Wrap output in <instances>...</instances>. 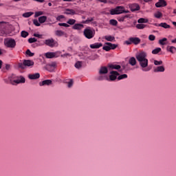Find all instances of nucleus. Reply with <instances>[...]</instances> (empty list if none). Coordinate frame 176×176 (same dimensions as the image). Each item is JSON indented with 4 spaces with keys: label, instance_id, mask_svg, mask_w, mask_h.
<instances>
[{
    "label": "nucleus",
    "instance_id": "a18cd8bd",
    "mask_svg": "<svg viewBox=\"0 0 176 176\" xmlns=\"http://www.w3.org/2000/svg\"><path fill=\"white\" fill-rule=\"evenodd\" d=\"M74 86V80L71 79L69 82H67V87L71 88Z\"/></svg>",
    "mask_w": 176,
    "mask_h": 176
},
{
    "label": "nucleus",
    "instance_id": "aec40b11",
    "mask_svg": "<svg viewBox=\"0 0 176 176\" xmlns=\"http://www.w3.org/2000/svg\"><path fill=\"white\" fill-rule=\"evenodd\" d=\"M129 63L130 65H132V67H134L137 64V60L134 57H131L129 60Z\"/></svg>",
    "mask_w": 176,
    "mask_h": 176
},
{
    "label": "nucleus",
    "instance_id": "b1692460",
    "mask_svg": "<svg viewBox=\"0 0 176 176\" xmlns=\"http://www.w3.org/2000/svg\"><path fill=\"white\" fill-rule=\"evenodd\" d=\"M104 39L108 41V42H113L115 41V37L112 36H104Z\"/></svg>",
    "mask_w": 176,
    "mask_h": 176
},
{
    "label": "nucleus",
    "instance_id": "864d4df0",
    "mask_svg": "<svg viewBox=\"0 0 176 176\" xmlns=\"http://www.w3.org/2000/svg\"><path fill=\"white\" fill-rule=\"evenodd\" d=\"M58 25L60 27H69V25H68L67 23H58Z\"/></svg>",
    "mask_w": 176,
    "mask_h": 176
},
{
    "label": "nucleus",
    "instance_id": "e433bc0d",
    "mask_svg": "<svg viewBox=\"0 0 176 176\" xmlns=\"http://www.w3.org/2000/svg\"><path fill=\"white\" fill-rule=\"evenodd\" d=\"M146 27V25H144V24L136 25V28H138V30H144V28H145Z\"/></svg>",
    "mask_w": 176,
    "mask_h": 176
},
{
    "label": "nucleus",
    "instance_id": "20e7f679",
    "mask_svg": "<svg viewBox=\"0 0 176 176\" xmlns=\"http://www.w3.org/2000/svg\"><path fill=\"white\" fill-rule=\"evenodd\" d=\"M129 10H124L123 6H117L116 8L110 10V14L112 16L115 14H122V13H129Z\"/></svg>",
    "mask_w": 176,
    "mask_h": 176
},
{
    "label": "nucleus",
    "instance_id": "39448f33",
    "mask_svg": "<svg viewBox=\"0 0 176 176\" xmlns=\"http://www.w3.org/2000/svg\"><path fill=\"white\" fill-rule=\"evenodd\" d=\"M34 60H24L23 63H19L18 64V67L21 68V69H25L27 67H34Z\"/></svg>",
    "mask_w": 176,
    "mask_h": 176
},
{
    "label": "nucleus",
    "instance_id": "0eeeda50",
    "mask_svg": "<svg viewBox=\"0 0 176 176\" xmlns=\"http://www.w3.org/2000/svg\"><path fill=\"white\" fill-rule=\"evenodd\" d=\"M5 45L7 47L14 48L16 47V41L13 38H6L4 40Z\"/></svg>",
    "mask_w": 176,
    "mask_h": 176
},
{
    "label": "nucleus",
    "instance_id": "6e6d98bb",
    "mask_svg": "<svg viewBox=\"0 0 176 176\" xmlns=\"http://www.w3.org/2000/svg\"><path fill=\"white\" fill-rule=\"evenodd\" d=\"M0 27H1V28H5V22H0Z\"/></svg>",
    "mask_w": 176,
    "mask_h": 176
},
{
    "label": "nucleus",
    "instance_id": "4468645a",
    "mask_svg": "<svg viewBox=\"0 0 176 176\" xmlns=\"http://www.w3.org/2000/svg\"><path fill=\"white\" fill-rule=\"evenodd\" d=\"M28 78L31 80L39 79V78H41V74H39V73L29 74Z\"/></svg>",
    "mask_w": 176,
    "mask_h": 176
},
{
    "label": "nucleus",
    "instance_id": "ddd939ff",
    "mask_svg": "<svg viewBox=\"0 0 176 176\" xmlns=\"http://www.w3.org/2000/svg\"><path fill=\"white\" fill-rule=\"evenodd\" d=\"M89 47H91V49H100V47H102V43H95L94 44H91Z\"/></svg>",
    "mask_w": 176,
    "mask_h": 176
},
{
    "label": "nucleus",
    "instance_id": "37998d69",
    "mask_svg": "<svg viewBox=\"0 0 176 176\" xmlns=\"http://www.w3.org/2000/svg\"><path fill=\"white\" fill-rule=\"evenodd\" d=\"M33 23L34 24V25H36V27H41V23H39V21H38V19H34Z\"/></svg>",
    "mask_w": 176,
    "mask_h": 176
},
{
    "label": "nucleus",
    "instance_id": "58836bf2",
    "mask_svg": "<svg viewBox=\"0 0 176 176\" xmlns=\"http://www.w3.org/2000/svg\"><path fill=\"white\" fill-rule=\"evenodd\" d=\"M127 17H129V15H125L123 16H120L118 18V21L120 22H123L124 21V19H127Z\"/></svg>",
    "mask_w": 176,
    "mask_h": 176
},
{
    "label": "nucleus",
    "instance_id": "774afa93",
    "mask_svg": "<svg viewBox=\"0 0 176 176\" xmlns=\"http://www.w3.org/2000/svg\"><path fill=\"white\" fill-rule=\"evenodd\" d=\"M173 14H176V9H174V10H173Z\"/></svg>",
    "mask_w": 176,
    "mask_h": 176
},
{
    "label": "nucleus",
    "instance_id": "bf43d9fd",
    "mask_svg": "<svg viewBox=\"0 0 176 176\" xmlns=\"http://www.w3.org/2000/svg\"><path fill=\"white\" fill-rule=\"evenodd\" d=\"M36 2H40V3H43V2H45V0H34Z\"/></svg>",
    "mask_w": 176,
    "mask_h": 176
},
{
    "label": "nucleus",
    "instance_id": "f03ea898",
    "mask_svg": "<svg viewBox=\"0 0 176 176\" xmlns=\"http://www.w3.org/2000/svg\"><path fill=\"white\" fill-rule=\"evenodd\" d=\"M99 76L96 77V80H108V76L106 74H108V67L102 66L99 69Z\"/></svg>",
    "mask_w": 176,
    "mask_h": 176
},
{
    "label": "nucleus",
    "instance_id": "473e14b6",
    "mask_svg": "<svg viewBox=\"0 0 176 176\" xmlns=\"http://www.w3.org/2000/svg\"><path fill=\"white\" fill-rule=\"evenodd\" d=\"M148 19H144V18H140L138 20V23L139 24H143L144 23H148Z\"/></svg>",
    "mask_w": 176,
    "mask_h": 176
},
{
    "label": "nucleus",
    "instance_id": "c756f323",
    "mask_svg": "<svg viewBox=\"0 0 176 176\" xmlns=\"http://www.w3.org/2000/svg\"><path fill=\"white\" fill-rule=\"evenodd\" d=\"M133 12H135L137 10H140V5L135 3L132 6Z\"/></svg>",
    "mask_w": 176,
    "mask_h": 176
},
{
    "label": "nucleus",
    "instance_id": "4be33fe9",
    "mask_svg": "<svg viewBox=\"0 0 176 176\" xmlns=\"http://www.w3.org/2000/svg\"><path fill=\"white\" fill-rule=\"evenodd\" d=\"M105 45H107L110 47V50H115L118 47V45L113 44L111 43H105Z\"/></svg>",
    "mask_w": 176,
    "mask_h": 176
},
{
    "label": "nucleus",
    "instance_id": "9b49d317",
    "mask_svg": "<svg viewBox=\"0 0 176 176\" xmlns=\"http://www.w3.org/2000/svg\"><path fill=\"white\" fill-rule=\"evenodd\" d=\"M156 8H164L167 6V2L165 0H159L158 2L155 3Z\"/></svg>",
    "mask_w": 176,
    "mask_h": 176
},
{
    "label": "nucleus",
    "instance_id": "72a5a7b5",
    "mask_svg": "<svg viewBox=\"0 0 176 176\" xmlns=\"http://www.w3.org/2000/svg\"><path fill=\"white\" fill-rule=\"evenodd\" d=\"M161 27H162V28H165L167 30V28H170L171 26H170V25L167 24V23H160Z\"/></svg>",
    "mask_w": 176,
    "mask_h": 176
},
{
    "label": "nucleus",
    "instance_id": "a19ab883",
    "mask_svg": "<svg viewBox=\"0 0 176 176\" xmlns=\"http://www.w3.org/2000/svg\"><path fill=\"white\" fill-rule=\"evenodd\" d=\"M99 56L98 54H94V55H91V56H89V60H97V58H98Z\"/></svg>",
    "mask_w": 176,
    "mask_h": 176
},
{
    "label": "nucleus",
    "instance_id": "09e8293b",
    "mask_svg": "<svg viewBox=\"0 0 176 176\" xmlns=\"http://www.w3.org/2000/svg\"><path fill=\"white\" fill-rule=\"evenodd\" d=\"M154 64L155 65H162V64H163V61L162 60H154Z\"/></svg>",
    "mask_w": 176,
    "mask_h": 176
},
{
    "label": "nucleus",
    "instance_id": "6ab92c4d",
    "mask_svg": "<svg viewBox=\"0 0 176 176\" xmlns=\"http://www.w3.org/2000/svg\"><path fill=\"white\" fill-rule=\"evenodd\" d=\"M46 58H54L56 57V53L54 52H47L45 53Z\"/></svg>",
    "mask_w": 176,
    "mask_h": 176
},
{
    "label": "nucleus",
    "instance_id": "2f4dec72",
    "mask_svg": "<svg viewBox=\"0 0 176 176\" xmlns=\"http://www.w3.org/2000/svg\"><path fill=\"white\" fill-rule=\"evenodd\" d=\"M154 17H155V19H161V17H163V14L158 11L154 14Z\"/></svg>",
    "mask_w": 176,
    "mask_h": 176
},
{
    "label": "nucleus",
    "instance_id": "f3484780",
    "mask_svg": "<svg viewBox=\"0 0 176 176\" xmlns=\"http://www.w3.org/2000/svg\"><path fill=\"white\" fill-rule=\"evenodd\" d=\"M164 71H166L164 66H158L154 68V72H164Z\"/></svg>",
    "mask_w": 176,
    "mask_h": 176
},
{
    "label": "nucleus",
    "instance_id": "338daca9",
    "mask_svg": "<svg viewBox=\"0 0 176 176\" xmlns=\"http://www.w3.org/2000/svg\"><path fill=\"white\" fill-rule=\"evenodd\" d=\"M172 24H173L175 25V27H176V22L175 21L172 22Z\"/></svg>",
    "mask_w": 176,
    "mask_h": 176
},
{
    "label": "nucleus",
    "instance_id": "ea45409f",
    "mask_svg": "<svg viewBox=\"0 0 176 176\" xmlns=\"http://www.w3.org/2000/svg\"><path fill=\"white\" fill-rule=\"evenodd\" d=\"M109 24H111V25H118V21L115 19H111L109 21Z\"/></svg>",
    "mask_w": 176,
    "mask_h": 176
},
{
    "label": "nucleus",
    "instance_id": "680f3d73",
    "mask_svg": "<svg viewBox=\"0 0 176 176\" xmlns=\"http://www.w3.org/2000/svg\"><path fill=\"white\" fill-rule=\"evenodd\" d=\"M153 25H155V27H161L160 23H154Z\"/></svg>",
    "mask_w": 176,
    "mask_h": 176
},
{
    "label": "nucleus",
    "instance_id": "a211bd4d",
    "mask_svg": "<svg viewBox=\"0 0 176 176\" xmlns=\"http://www.w3.org/2000/svg\"><path fill=\"white\" fill-rule=\"evenodd\" d=\"M166 51L170 52V53H172V54H174V53H176V47L174 46H168L166 47Z\"/></svg>",
    "mask_w": 176,
    "mask_h": 176
},
{
    "label": "nucleus",
    "instance_id": "a878e982",
    "mask_svg": "<svg viewBox=\"0 0 176 176\" xmlns=\"http://www.w3.org/2000/svg\"><path fill=\"white\" fill-rule=\"evenodd\" d=\"M167 38H163L162 39L159 40V44L164 46V45H167Z\"/></svg>",
    "mask_w": 176,
    "mask_h": 176
},
{
    "label": "nucleus",
    "instance_id": "c85d7f7f",
    "mask_svg": "<svg viewBox=\"0 0 176 176\" xmlns=\"http://www.w3.org/2000/svg\"><path fill=\"white\" fill-rule=\"evenodd\" d=\"M32 14H34V12H25L23 14V17H25L27 19L28 17H31V16H32Z\"/></svg>",
    "mask_w": 176,
    "mask_h": 176
},
{
    "label": "nucleus",
    "instance_id": "9d476101",
    "mask_svg": "<svg viewBox=\"0 0 176 176\" xmlns=\"http://www.w3.org/2000/svg\"><path fill=\"white\" fill-rule=\"evenodd\" d=\"M13 83H16V85L20 83H25V78H24L23 76H16V80H13Z\"/></svg>",
    "mask_w": 176,
    "mask_h": 176
},
{
    "label": "nucleus",
    "instance_id": "bb28decb",
    "mask_svg": "<svg viewBox=\"0 0 176 176\" xmlns=\"http://www.w3.org/2000/svg\"><path fill=\"white\" fill-rule=\"evenodd\" d=\"M109 68L111 69H120L121 66L119 65H109Z\"/></svg>",
    "mask_w": 176,
    "mask_h": 176
},
{
    "label": "nucleus",
    "instance_id": "4d7b16f0",
    "mask_svg": "<svg viewBox=\"0 0 176 176\" xmlns=\"http://www.w3.org/2000/svg\"><path fill=\"white\" fill-rule=\"evenodd\" d=\"M6 69H7V70L10 69V65L6 64Z\"/></svg>",
    "mask_w": 176,
    "mask_h": 176
},
{
    "label": "nucleus",
    "instance_id": "603ef678",
    "mask_svg": "<svg viewBox=\"0 0 176 176\" xmlns=\"http://www.w3.org/2000/svg\"><path fill=\"white\" fill-rule=\"evenodd\" d=\"M48 67L56 68V67H57V64L56 63V62H53L51 64L48 65Z\"/></svg>",
    "mask_w": 176,
    "mask_h": 176
},
{
    "label": "nucleus",
    "instance_id": "5701e85b",
    "mask_svg": "<svg viewBox=\"0 0 176 176\" xmlns=\"http://www.w3.org/2000/svg\"><path fill=\"white\" fill-rule=\"evenodd\" d=\"M91 21H94V18H93V17L88 18L87 20L82 21L81 22V23L82 24H90V23H91Z\"/></svg>",
    "mask_w": 176,
    "mask_h": 176
},
{
    "label": "nucleus",
    "instance_id": "6e6552de",
    "mask_svg": "<svg viewBox=\"0 0 176 176\" xmlns=\"http://www.w3.org/2000/svg\"><path fill=\"white\" fill-rule=\"evenodd\" d=\"M119 75H120L119 72L116 71H111L110 72V76H109V78H108V80H110L111 82H113V80H116Z\"/></svg>",
    "mask_w": 176,
    "mask_h": 176
},
{
    "label": "nucleus",
    "instance_id": "2eb2a0df",
    "mask_svg": "<svg viewBox=\"0 0 176 176\" xmlns=\"http://www.w3.org/2000/svg\"><path fill=\"white\" fill-rule=\"evenodd\" d=\"M64 14H67V15L70 14L71 16H74L76 14V12H75L73 9L67 8L64 12Z\"/></svg>",
    "mask_w": 176,
    "mask_h": 176
},
{
    "label": "nucleus",
    "instance_id": "f257e3e1",
    "mask_svg": "<svg viewBox=\"0 0 176 176\" xmlns=\"http://www.w3.org/2000/svg\"><path fill=\"white\" fill-rule=\"evenodd\" d=\"M148 54L144 51H142L135 55L136 60H138L140 67L143 68L142 71L144 72H148V71H149V69H145L148 67V58H146Z\"/></svg>",
    "mask_w": 176,
    "mask_h": 176
},
{
    "label": "nucleus",
    "instance_id": "f704fd0d",
    "mask_svg": "<svg viewBox=\"0 0 176 176\" xmlns=\"http://www.w3.org/2000/svg\"><path fill=\"white\" fill-rule=\"evenodd\" d=\"M67 24L69 25H74L76 23V20L70 19L67 21Z\"/></svg>",
    "mask_w": 176,
    "mask_h": 176
},
{
    "label": "nucleus",
    "instance_id": "c03bdc74",
    "mask_svg": "<svg viewBox=\"0 0 176 176\" xmlns=\"http://www.w3.org/2000/svg\"><path fill=\"white\" fill-rule=\"evenodd\" d=\"M43 15V12L42 11H38L35 12L34 17H39V16Z\"/></svg>",
    "mask_w": 176,
    "mask_h": 176
},
{
    "label": "nucleus",
    "instance_id": "423d86ee",
    "mask_svg": "<svg viewBox=\"0 0 176 176\" xmlns=\"http://www.w3.org/2000/svg\"><path fill=\"white\" fill-rule=\"evenodd\" d=\"M125 45H140L141 43V39L138 37H131L128 40L124 41Z\"/></svg>",
    "mask_w": 176,
    "mask_h": 176
},
{
    "label": "nucleus",
    "instance_id": "f8f14e48",
    "mask_svg": "<svg viewBox=\"0 0 176 176\" xmlns=\"http://www.w3.org/2000/svg\"><path fill=\"white\" fill-rule=\"evenodd\" d=\"M73 30H77L78 31H80L82 28H85V25L82 23H76L72 27Z\"/></svg>",
    "mask_w": 176,
    "mask_h": 176
},
{
    "label": "nucleus",
    "instance_id": "dca6fc26",
    "mask_svg": "<svg viewBox=\"0 0 176 176\" xmlns=\"http://www.w3.org/2000/svg\"><path fill=\"white\" fill-rule=\"evenodd\" d=\"M52 85V80H45L39 82V86H50Z\"/></svg>",
    "mask_w": 176,
    "mask_h": 176
},
{
    "label": "nucleus",
    "instance_id": "3c124183",
    "mask_svg": "<svg viewBox=\"0 0 176 176\" xmlns=\"http://www.w3.org/2000/svg\"><path fill=\"white\" fill-rule=\"evenodd\" d=\"M65 19V16L64 15H59L56 17L57 21H61V19Z\"/></svg>",
    "mask_w": 176,
    "mask_h": 176
},
{
    "label": "nucleus",
    "instance_id": "7c9ffc66",
    "mask_svg": "<svg viewBox=\"0 0 176 176\" xmlns=\"http://www.w3.org/2000/svg\"><path fill=\"white\" fill-rule=\"evenodd\" d=\"M160 52H162V48L157 47L152 51V54H159V53H160Z\"/></svg>",
    "mask_w": 176,
    "mask_h": 176
},
{
    "label": "nucleus",
    "instance_id": "79ce46f5",
    "mask_svg": "<svg viewBox=\"0 0 176 176\" xmlns=\"http://www.w3.org/2000/svg\"><path fill=\"white\" fill-rule=\"evenodd\" d=\"M26 54H27V56H29V57H34L35 54L31 52V50H26Z\"/></svg>",
    "mask_w": 176,
    "mask_h": 176
},
{
    "label": "nucleus",
    "instance_id": "1a4fd4ad",
    "mask_svg": "<svg viewBox=\"0 0 176 176\" xmlns=\"http://www.w3.org/2000/svg\"><path fill=\"white\" fill-rule=\"evenodd\" d=\"M44 43L50 47H54V46H56L57 45V42H56L53 38H49L45 40Z\"/></svg>",
    "mask_w": 176,
    "mask_h": 176
},
{
    "label": "nucleus",
    "instance_id": "cd10ccee",
    "mask_svg": "<svg viewBox=\"0 0 176 176\" xmlns=\"http://www.w3.org/2000/svg\"><path fill=\"white\" fill-rule=\"evenodd\" d=\"M128 76L127 74H120L118 77L117 78L118 80H122L123 79H127Z\"/></svg>",
    "mask_w": 176,
    "mask_h": 176
},
{
    "label": "nucleus",
    "instance_id": "4c0bfd02",
    "mask_svg": "<svg viewBox=\"0 0 176 176\" xmlns=\"http://www.w3.org/2000/svg\"><path fill=\"white\" fill-rule=\"evenodd\" d=\"M74 67L78 69H79V68H82V61L76 62Z\"/></svg>",
    "mask_w": 176,
    "mask_h": 176
},
{
    "label": "nucleus",
    "instance_id": "e2e57ef3",
    "mask_svg": "<svg viewBox=\"0 0 176 176\" xmlns=\"http://www.w3.org/2000/svg\"><path fill=\"white\" fill-rule=\"evenodd\" d=\"M172 43H176V38L173 39L171 41Z\"/></svg>",
    "mask_w": 176,
    "mask_h": 176
},
{
    "label": "nucleus",
    "instance_id": "412c9836",
    "mask_svg": "<svg viewBox=\"0 0 176 176\" xmlns=\"http://www.w3.org/2000/svg\"><path fill=\"white\" fill-rule=\"evenodd\" d=\"M47 20V16H42L38 17V22L41 24H43V23H45Z\"/></svg>",
    "mask_w": 176,
    "mask_h": 176
},
{
    "label": "nucleus",
    "instance_id": "8fccbe9b",
    "mask_svg": "<svg viewBox=\"0 0 176 176\" xmlns=\"http://www.w3.org/2000/svg\"><path fill=\"white\" fill-rule=\"evenodd\" d=\"M148 39H149V41H153L156 39V36H155V35H153V34H151L148 36Z\"/></svg>",
    "mask_w": 176,
    "mask_h": 176
},
{
    "label": "nucleus",
    "instance_id": "052dcab7",
    "mask_svg": "<svg viewBox=\"0 0 176 176\" xmlns=\"http://www.w3.org/2000/svg\"><path fill=\"white\" fill-rule=\"evenodd\" d=\"M34 36H35L36 38H41V36L38 34H34Z\"/></svg>",
    "mask_w": 176,
    "mask_h": 176
},
{
    "label": "nucleus",
    "instance_id": "de8ad7c7",
    "mask_svg": "<svg viewBox=\"0 0 176 176\" xmlns=\"http://www.w3.org/2000/svg\"><path fill=\"white\" fill-rule=\"evenodd\" d=\"M102 49H103V50H105V52H109V50H111V48H110L109 45H104Z\"/></svg>",
    "mask_w": 176,
    "mask_h": 176
},
{
    "label": "nucleus",
    "instance_id": "69168bd1",
    "mask_svg": "<svg viewBox=\"0 0 176 176\" xmlns=\"http://www.w3.org/2000/svg\"><path fill=\"white\" fill-rule=\"evenodd\" d=\"M2 68V60H0V69Z\"/></svg>",
    "mask_w": 176,
    "mask_h": 176
},
{
    "label": "nucleus",
    "instance_id": "49530a36",
    "mask_svg": "<svg viewBox=\"0 0 176 176\" xmlns=\"http://www.w3.org/2000/svg\"><path fill=\"white\" fill-rule=\"evenodd\" d=\"M38 40L36 38H30L28 39L29 43H34L36 42Z\"/></svg>",
    "mask_w": 176,
    "mask_h": 176
},
{
    "label": "nucleus",
    "instance_id": "0e129e2a",
    "mask_svg": "<svg viewBox=\"0 0 176 176\" xmlns=\"http://www.w3.org/2000/svg\"><path fill=\"white\" fill-rule=\"evenodd\" d=\"M144 2H146V3L152 2V0H144Z\"/></svg>",
    "mask_w": 176,
    "mask_h": 176
},
{
    "label": "nucleus",
    "instance_id": "393cba45",
    "mask_svg": "<svg viewBox=\"0 0 176 176\" xmlns=\"http://www.w3.org/2000/svg\"><path fill=\"white\" fill-rule=\"evenodd\" d=\"M55 35H56V36H63V35H65V32L62 30H56L55 31Z\"/></svg>",
    "mask_w": 176,
    "mask_h": 176
},
{
    "label": "nucleus",
    "instance_id": "13d9d810",
    "mask_svg": "<svg viewBox=\"0 0 176 176\" xmlns=\"http://www.w3.org/2000/svg\"><path fill=\"white\" fill-rule=\"evenodd\" d=\"M68 56H71L69 54H62L61 57H68Z\"/></svg>",
    "mask_w": 176,
    "mask_h": 176
},
{
    "label": "nucleus",
    "instance_id": "7ed1b4c3",
    "mask_svg": "<svg viewBox=\"0 0 176 176\" xmlns=\"http://www.w3.org/2000/svg\"><path fill=\"white\" fill-rule=\"evenodd\" d=\"M83 35L87 39H93L96 36V30L91 27H87L83 31Z\"/></svg>",
    "mask_w": 176,
    "mask_h": 176
},
{
    "label": "nucleus",
    "instance_id": "5fc2aeb1",
    "mask_svg": "<svg viewBox=\"0 0 176 176\" xmlns=\"http://www.w3.org/2000/svg\"><path fill=\"white\" fill-rule=\"evenodd\" d=\"M98 2H101V3H108V0H96Z\"/></svg>",
    "mask_w": 176,
    "mask_h": 176
},
{
    "label": "nucleus",
    "instance_id": "c9c22d12",
    "mask_svg": "<svg viewBox=\"0 0 176 176\" xmlns=\"http://www.w3.org/2000/svg\"><path fill=\"white\" fill-rule=\"evenodd\" d=\"M28 35H29V34L27 31L23 30L21 32V36H22V38H27Z\"/></svg>",
    "mask_w": 176,
    "mask_h": 176
}]
</instances>
